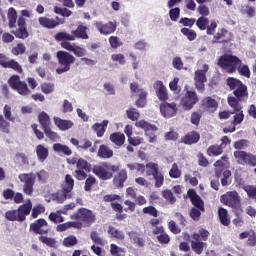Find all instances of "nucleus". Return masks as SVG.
<instances>
[{
    "instance_id": "nucleus-1",
    "label": "nucleus",
    "mask_w": 256,
    "mask_h": 256,
    "mask_svg": "<svg viewBox=\"0 0 256 256\" xmlns=\"http://www.w3.org/2000/svg\"><path fill=\"white\" fill-rule=\"evenodd\" d=\"M226 85L229 87L230 91H233L234 95L228 96L227 103L229 107L235 108V111L238 112L236 117L237 119H240L243 117V105L241 104V101H247V99H249L247 85L235 77H228L226 79Z\"/></svg>"
},
{
    "instance_id": "nucleus-2",
    "label": "nucleus",
    "mask_w": 256,
    "mask_h": 256,
    "mask_svg": "<svg viewBox=\"0 0 256 256\" xmlns=\"http://www.w3.org/2000/svg\"><path fill=\"white\" fill-rule=\"evenodd\" d=\"M75 187V180L71 175L67 174L65 176L64 182L61 184V189L50 195L52 201L56 203H64L67 199L73 197V188Z\"/></svg>"
},
{
    "instance_id": "nucleus-3",
    "label": "nucleus",
    "mask_w": 256,
    "mask_h": 256,
    "mask_svg": "<svg viewBox=\"0 0 256 256\" xmlns=\"http://www.w3.org/2000/svg\"><path fill=\"white\" fill-rule=\"evenodd\" d=\"M187 195L193 205L189 211L190 218L192 221H200L201 214L205 213V201L201 199V196L197 194L195 189H189Z\"/></svg>"
},
{
    "instance_id": "nucleus-4",
    "label": "nucleus",
    "mask_w": 256,
    "mask_h": 256,
    "mask_svg": "<svg viewBox=\"0 0 256 256\" xmlns=\"http://www.w3.org/2000/svg\"><path fill=\"white\" fill-rule=\"evenodd\" d=\"M220 203L230 207L234 215H241L243 213V206L241 204V196L236 190L228 191L220 196Z\"/></svg>"
},
{
    "instance_id": "nucleus-5",
    "label": "nucleus",
    "mask_w": 256,
    "mask_h": 256,
    "mask_svg": "<svg viewBox=\"0 0 256 256\" xmlns=\"http://www.w3.org/2000/svg\"><path fill=\"white\" fill-rule=\"evenodd\" d=\"M119 165H113L109 162H103L100 165H94L92 173L101 181H109L113 179V173H118Z\"/></svg>"
},
{
    "instance_id": "nucleus-6",
    "label": "nucleus",
    "mask_w": 256,
    "mask_h": 256,
    "mask_svg": "<svg viewBox=\"0 0 256 256\" xmlns=\"http://www.w3.org/2000/svg\"><path fill=\"white\" fill-rule=\"evenodd\" d=\"M232 111L229 110H224L220 111L218 114L219 119H229L231 115H233V120L231 121V125L228 127L223 128V133H235L237 130V125H241L245 119V114L243 113V108H242V117L237 118V115H239V112L235 110L234 107H231Z\"/></svg>"
},
{
    "instance_id": "nucleus-7",
    "label": "nucleus",
    "mask_w": 256,
    "mask_h": 256,
    "mask_svg": "<svg viewBox=\"0 0 256 256\" xmlns=\"http://www.w3.org/2000/svg\"><path fill=\"white\" fill-rule=\"evenodd\" d=\"M209 235H211V233L204 228H201L198 233H194L192 235L191 249L196 253V255H201L205 247H207V243L205 241L209 239Z\"/></svg>"
},
{
    "instance_id": "nucleus-8",
    "label": "nucleus",
    "mask_w": 256,
    "mask_h": 256,
    "mask_svg": "<svg viewBox=\"0 0 256 256\" xmlns=\"http://www.w3.org/2000/svg\"><path fill=\"white\" fill-rule=\"evenodd\" d=\"M56 58L59 65V67L56 69L57 75H63V73L71 71V65L75 63V56H73V54L60 50L56 53Z\"/></svg>"
},
{
    "instance_id": "nucleus-9",
    "label": "nucleus",
    "mask_w": 256,
    "mask_h": 256,
    "mask_svg": "<svg viewBox=\"0 0 256 256\" xmlns=\"http://www.w3.org/2000/svg\"><path fill=\"white\" fill-rule=\"evenodd\" d=\"M74 221H80L82 227H91L97 221V215L87 208H79L76 213L71 215Z\"/></svg>"
},
{
    "instance_id": "nucleus-10",
    "label": "nucleus",
    "mask_w": 256,
    "mask_h": 256,
    "mask_svg": "<svg viewBox=\"0 0 256 256\" xmlns=\"http://www.w3.org/2000/svg\"><path fill=\"white\" fill-rule=\"evenodd\" d=\"M218 65L221 69L227 71V73H235L237 71V67L241 65V59L233 54H224L219 57Z\"/></svg>"
},
{
    "instance_id": "nucleus-11",
    "label": "nucleus",
    "mask_w": 256,
    "mask_h": 256,
    "mask_svg": "<svg viewBox=\"0 0 256 256\" xmlns=\"http://www.w3.org/2000/svg\"><path fill=\"white\" fill-rule=\"evenodd\" d=\"M8 85L13 91H17L19 95H22V97H27L31 93L27 82L21 81V77L17 74L12 75L8 79Z\"/></svg>"
},
{
    "instance_id": "nucleus-12",
    "label": "nucleus",
    "mask_w": 256,
    "mask_h": 256,
    "mask_svg": "<svg viewBox=\"0 0 256 256\" xmlns=\"http://www.w3.org/2000/svg\"><path fill=\"white\" fill-rule=\"evenodd\" d=\"M72 165L76 164V170L74 171V177L78 181H85L87 173H91V164L83 158H79L77 161L72 159Z\"/></svg>"
},
{
    "instance_id": "nucleus-13",
    "label": "nucleus",
    "mask_w": 256,
    "mask_h": 256,
    "mask_svg": "<svg viewBox=\"0 0 256 256\" xmlns=\"http://www.w3.org/2000/svg\"><path fill=\"white\" fill-rule=\"evenodd\" d=\"M234 157L238 165H248L249 167H256V155L243 150L234 151Z\"/></svg>"
},
{
    "instance_id": "nucleus-14",
    "label": "nucleus",
    "mask_w": 256,
    "mask_h": 256,
    "mask_svg": "<svg viewBox=\"0 0 256 256\" xmlns=\"http://www.w3.org/2000/svg\"><path fill=\"white\" fill-rule=\"evenodd\" d=\"M135 126L138 129H143V131H145V136L148 137V141L150 143H155V141H157V135H155L157 126H155V124H150L145 120H140L136 121Z\"/></svg>"
},
{
    "instance_id": "nucleus-15",
    "label": "nucleus",
    "mask_w": 256,
    "mask_h": 256,
    "mask_svg": "<svg viewBox=\"0 0 256 256\" xmlns=\"http://www.w3.org/2000/svg\"><path fill=\"white\" fill-rule=\"evenodd\" d=\"M19 179L21 183H24L23 193L31 197V195H33V192L35 191V189L33 188L35 186V174L33 173L20 174Z\"/></svg>"
},
{
    "instance_id": "nucleus-16",
    "label": "nucleus",
    "mask_w": 256,
    "mask_h": 256,
    "mask_svg": "<svg viewBox=\"0 0 256 256\" xmlns=\"http://www.w3.org/2000/svg\"><path fill=\"white\" fill-rule=\"evenodd\" d=\"M199 103V96L197 92L193 90H187L184 96L181 98L180 104L186 109V111L191 110V108Z\"/></svg>"
},
{
    "instance_id": "nucleus-17",
    "label": "nucleus",
    "mask_w": 256,
    "mask_h": 256,
    "mask_svg": "<svg viewBox=\"0 0 256 256\" xmlns=\"http://www.w3.org/2000/svg\"><path fill=\"white\" fill-rule=\"evenodd\" d=\"M0 65L4 69H12L16 73H19V75H22L23 73V66H21L15 59L7 60L5 54H0Z\"/></svg>"
},
{
    "instance_id": "nucleus-18",
    "label": "nucleus",
    "mask_w": 256,
    "mask_h": 256,
    "mask_svg": "<svg viewBox=\"0 0 256 256\" xmlns=\"http://www.w3.org/2000/svg\"><path fill=\"white\" fill-rule=\"evenodd\" d=\"M160 112L163 117L171 119V117H175V115H177V104L175 102H162L160 104Z\"/></svg>"
},
{
    "instance_id": "nucleus-19",
    "label": "nucleus",
    "mask_w": 256,
    "mask_h": 256,
    "mask_svg": "<svg viewBox=\"0 0 256 256\" xmlns=\"http://www.w3.org/2000/svg\"><path fill=\"white\" fill-rule=\"evenodd\" d=\"M47 225H49L47 220L40 218L30 224V231H33L36 235H48L49 229L43 228L47 227Z\"/></svg>"
},
{
    "instance_id": "nucleus-20",
    "label": "nucleus",
    "mask_w": 256,
    "mask_h": 256,
    "mask_svg": "<svg viewBox=\"0 0 256 256\" xmlns=\"http://www.w3.org/2000/svg\"><path fill=\"white\" fill-rule=\"evenodd\" d=\"M18 29L12 31L17 39H27L29 37V31H27V22L23 16H19L17 21Z\"/></svg>"
},
{
    "instance_id": "nucleus-21",
    "label": "nucleus",
    "mask_w": 256,
    "mask_h": 256,
    "mask_svg": "<svg viewBox=\"0 0 256 256\" xmlns=\"http://www.w3.org/2000/svg\"><path fill=\"white\" fill-rule=\"evenodd\" d=\"M153 88L155 89L156 97H158L159 101H162V103L169 101V92L165 84H163V81L157 80Z\"/></svg>"
},
{
    "instance_id": "nucleus-22",
    "label": "nucleus",
    "mask_w": 256,
    "mask_h": 256,
    "mask_svg": "<svg viewBox=\"0 0 256 256\" xmlns=\"http://www.w3.org/2000/svg\"><path fill=\"white\" fill-rule=\"evenodd\" d=\"M95 27L101 35H111V33H115V31H117V24L111 21L106 24H103V22H95Z\"/></svg>"
},
{
    "instance_id": "nucleus-23",
    "label": "nucleus",
    "mask_w": 256,
    "mask_h": 256,
    "mask_svg": "<svg viewBox=\"0 0 256 256\" xmlns=\"http://www.w3.org/2000/svg\"><path fill=\"white\" fill-rule=\"evenodd\" d=\"M153 235H157V241L158 243H161V245H169L171 242V237H169V234L165 232V228L163 226H157L155 229L152 230Z\"/></svg>"
},
{
    "instance_id": "nucleus-24",
    "label": "nucleus",
    "mask_w": 256,
    "mask_h": 256,
    "mask_svg": "<svg viewBox=\"0 0 256 256\" xmlns=\"http://www.w3.org/2000/svg\"><path fill=\"white\" fill-rule=\"evenodd\" d=\"M38 23H40L41 27H44V29H55V27H59L61 23V19L59 17H56V20L53 18H47L45 16L38 18Z\"/></svg>"
},
{
    "instance_id": "nucleus-25",
    "label": "nucleus",
    "mask_w": 256,
    "mask_h": 256,
    "mask_svg": "<svg viewBox=\"0 0 256 256\" xmlns=\"http://www.w3.org/2000/svg\"><path fill=\"white\" fill-rule=\"evenodd\" d=\"M31 209H33V204L31 203V200H29L26 204H22L18 207L16 211L18 213V221L20 223H23V221L27 219V215L31 213Z\"/></svg>"
},
{
    "instance_id": "nucleus-26",
    "label": "nucleus",
    "mask_w": 256,
    "mask_h": 256,
    "mask_svg": "<svg viewBox=\"0 0 256 256\" xmlns=\"http://www.w3.org/2000/svg\"><path fill=\"white\" fill-rule=\"evenodd\" d=\"M128 177L126 169L118 170V173L113 177V185L116 186L117 189H123Z\"/></svg>"
},
{
    "instance_id": "nucleus-27",
    "label": "nucleus",
    "mask_w": 256,
    "mask_h": 256,
    "mask_svg": "<svg viewBox=\"0 0 256 256\" xmlns=\"http://www.w3.org/2000/svg\"><path fill=\"white\" fill-rule=\"evenodd\" d=\"M200 139H201V134L193 130L187 133L185 136H183L180 142L184 143V145H195V143H199Z\"/></svg>"
},
{
    "instance_id": "nucleus-28",
    "label": "nucleus",
    "mask_w": 256,
    "mask_h": 256,
    "mask_svg": "<svg viewBox=\"0 0 256 256\" xmlns=\"http://www.w3.org/2000/svg\"><path fill=\"white\" fill-rule=\"evenodd\" d=\"M195 87L198 91H205V82L207 81V76H205V72L203 70H197L195 72Z\"/></svg>"
},
{
    "instance_id": "nucleus-29",
    "label": "nucleus",
    "mask_w": 256,
    "mask_h": 256,
    "mask_svg": "<svg viewBox=\"0 0 256 256\" xmlns=\"http://www.w3.org/2000/svg\"><path fill=\"white\" fill-rule=\"evenodd\" d=\"M217 107H219L217 100L211 98L210 96L202 99V109H204V111L215 113V111H217Z\"/></svg>"
},
{
    "instance_id": "nucleus-30",
    "label": "nucleus",
    "mask_w": 256,
    "mask_h": 256,
    "mask_svg": "<svg viewBox=\"0 0 256 256\" xmlns=\"http://www.w3.org/2000/svg\"><path fill=\"white\" fill-rule=\"evenodd\" d=\"M109 140L115 145L116 149H120V147L125 145V134L121 132H113L110 134Z\"/></svg>"
},
{
    "instance_id": "nucleus-31",
    "label": "nucleus",
    "mask_w": 256,
    "mask_h": 256,
    "mask_svg": "<svg viewBox=\"0 0 256 256\" xmlns=\"http://www.w3.org/2000/svg\"><path fill=\"white\" fill-rule=\"evenodd\" d=\"M227 161H229V157H227V155H224L214 163L215 176L217 177V179L221 177Z\"/></svg>"
},
{
    "instance_id": "nucleus-32",
    "label": "nucleus",
    "mask_w": 256,
    "mask_h": 256,
    "mask_svg": "<svg viewBox=\"0 0 256 256\" xmlns=\"http://www.w3.org/2000/svg\"><path fill=\"white\" fill-rule=\"evenodd\" d=\"M54 124L60 131H68V129H71L73 127V121L71 120H63L60 117H54L53 118Z\"/></svg>"
},
{
    "instance_id": "nucleus-33",
    "label": "nucleus",
    "mask_w": 256,
    "mask_h": 256,
    "mask_svg": "<svg viewBox=\"0 0 256 256\" xmlns=\"http://www.w3.org/2000/svg\"><path fill=\"white\" fill-rule=\"evenodd\" d=\"M218 217L221 225H224V227H229V225H231V218H229V212L227 211V209L219 207Z\"/></svg>"
},
{
    "instance_id": "nucleus-34",
    "label": "nucleus",
    "mask_w": 256,
    "mask_h": 256,
    "mask_svg": "<svg viewBox=\"0 0 256 256\" xmlns=\"http://www.w3.org/2000/svg\"><path fill=\"white\" fill-rule=\"evenodd\" d=\"M36 155L40 163H45V160L47 159V157H49V148L43 146V144L37 145Z\"/></svg>"
},
{
    "instance_id": "nucleus-35",
    "label": "nucleus",
    "mask_w": 256,
    "mask_h": 256,
    "mask_svg": "<svg viewBox=\"0 0 256 256\" xmlns=\"http://www.w3.org/2000/svg\"><path fill=\"white\" fill-rule=\"evenodd\" d=\"M73 37L75 39H89V34H87V26L85 25H78L76 30L72 31Z\"/></svg>"
},
{
    "instance_id": "nucleus-36",
    "label": "nucleus",
    "mask_w": 256,
    "mask_h": 256,
    "mask_svg": "<svg viewBox=\"0 0 256 256\" xmlns=\"http://www.w3.org/2000/svg\"><path fill=\"white\" fill-rule=\"evenodd\" d=\"M109 125V120H103L101 124L95 123L92 126L93 131L96 132L97 137H103L105 131H107V126Z\"/></svg>"
},
{
    "instance_id": "nucleus-37",
    "label": "nucleus",
    "mask_w": 256,
    "mask_h": 256,
    "mask_svg": "<svg viewBox=\"0 0 256 256\" xmlns=\"http://www.w3.org/2000/svg\"><path fill=\"white\" fill-rule=\"evenodd\" d=\"M97 155L100 159H111L113 157V150L109 146L102 144L99 146Z\"/></svg>"
},
{
    "instance_id": "nucleus-38",
    "label": "nucleus",
    "mask_w": 256,
    "mask_h": 256,
    "mask_svg": "<svg viewBox=\"0 0 256 256\" xmlns=\"http://www.w3.org/2000/svg\"><path fill=\"white\" fill-rule=\"evenodd\" d=\"M38 121H39L43 131H45V129H49V127H51V118L49 117V114H47L46 112H41L38 115Z\"/></svg>"
},
{
    "instance_id": "nucleus-39",
    "label": "nucleus",
    "mask_w": 256,
    "mask_h": 256,
    "mask_svg": "<svg viewBox=\"0 0 256 256\" xmlns=\"http://www.w3.org/2000/svg\"><path fill=\"white\" fill-rule=\"evenodd\" d=\"M206 155L208 157H219V155H223V149L218 144L210 145L206 150Z\"/></svg>"
},
{
    "instance_id": "nucleus-40",
    "label": "nucleus",
    "mask_w": 256,
    "mask_h": 256,
    "mask_svg": "<svg viewBox=\"0 0 256 256\" xmlns=\"http://www.w3.org/2000/svg\"><path fill=\"white\" fill-rule=\"evenodd\" d=\"M228 33H229V31H227V29L222 28L220 31H218L214 35L212 43H222L223 45H225L226 43H229V41H231V39H223V37H225ZM221 39H223V40H221Z\"/></svg>"
},
{
    "instance_id": "nucleus-41",
    "label": "nucleus",
    "mask_w": 256,
    "mask_h": 256,
    "mask_svg": "<svg viewBox=\"0 0 256 256\" xmlns=\"http://www.w3.org/2000/svg\"><path fill=\"white\" fill-rule=\"evenodd\" d=\"M54 39L57 42L63 43V41H75V36L67 32H57L54 35Z\"/></svg>"
},
{
    "instance_id": "nucleus-42",
    "label": "nucleus",
    "mask_w": 256,
    "mask_h": 256,
    "mask_svg": "<svg viewBox=\"0 0 256 256\" xmlns=\"http://www.w3.org/2000/svg\"><path fill=\"white\" fill-rule=\"evenodd\" d=\"M0 133H4L5 135L11 133V123L4 118L3 114H0Z\"/></svg>"
},
{
    "instance_id": "nucleus-43",
    "label": "nucleus",
    "mask_w": 256,
    "mask_h": 256,
    "mask_svg": "<svg viewBox=\"0 0 256 256\" xmlns=\"http://www.w3.org/2000/svg\"><path fill=\"white\" fill-rule=\"evenodd\" d=\"M53 150L56 152V153H63V155H72L73 154V151L71 150V148H69V146L67 145H63L61 143H55L53 145Z\"/></svg>"
},
{
    "instance_id": "nucleus-44",
    "label": "nucleus",
    "mask_w": 256,
    "mask_h": 256,
    "mask_svg": "<svg viewBox=\"0 0 256 256\" xmlns=\"http://www.w3.org/2000/svg\"><path fill=\"white\" fill-rule=\"evenodd\" d=\"M240 13L241 15H246V17H248V19H253V17H255L256 12H255V7L247 4V5H243L240 8Z\"/></svg>"
},
{
    "instance_id": "nucleus-45",
    "label": "nucleus",
    "mask_w": 256,
    "mask_h": 256,
    "mask_svg": "<svg viewBox=\"0 0 256 256\" xmlns=\"http://www.w3.org/2000/svg\"><path fill=\"white\" fill-rule=\"evenodd\" d=\"M145 168H146L147 177H154V175H156L158 172H160L159 164H157V163L149 162L146 164Z\"/></svg>"
},
{
    "instance_id": "nucleus-46",
    "label": "nucleus",
    "mask_w": 256,
    "mask_h": 256,
    "mask_svg": "<svg viewBox=\"0 0 256 256\" xmlns=\"http://www.w3.org/2000/svg\"><path fill=\"white\" fill-rule=\"evenodd\" d=\"M17 24V10L15 8H9L8 10V26L13 29Z\"/></svg>"
},
{
    "instance_id": "nucleus-47",
    "label": "nucleus",
    "mask_w": 256,
    "mask_h": 256,
    "mask_svg": "<svg viewBox=\"0 0 256 256\" xmlns=\"http://www.w3.org/2000/svg\"><path fill=\"white\" fill-rule=\"evenodd\" d=\"M108 234L111 235V237H114V239H119L120 241H123L125 239V234L123 231L116 229L113 226L108 227Z\"/></svg>"
},
{
    "instance_id": "nucleus-48",
    "label": "nucleus",
    "mask_w": 256,
    "mask_h": 256,
    "mask_svg": "<svg viewBox=\"0 0 256 256\" xmlns=\"http://www.w3.org/2000/svg\"><path fill=\"white\" fill-rule=\"evenodd\" d=\"M162 197L167 201V203H170V205H173L177 202V198L175 195H173V191L169 189H165L162 191Z\"/></svg>"
},
{
    "instance_id": "nucleus-49",
    "label": "nucleus",
    "mask_w": 256,
    "mask_h": 256,
    "mask_svg": "<svg viewBox=\"0 0 256 256\" xmlns=\"http://www.w3.org/2000/svg\"><path fill=\"white\" fill-rule=\"evenodd\" d=\"M236 71H238L239 75H241L242 77H246V79H251V70L249 69L248 65L239 64Z\"/></svg>"
},
{
    "instance_id": "nucleus-50",
    "label": "nucleus",
    "mask_w": 256,
    "mask_h": 256,
    "mask_svg": "<svg viewBox=\"0 0 256 256\" xmlns=\"http://www.w3.org/2000/svg\"><path fill=\"white\" fill-rule=\"evenodd\" d=\"M90 239L93 241L94 245H100V247H105V243H107L103 238L99 236L97 231H92L90 233Z\"/></svg>"
},
{
    "instance_id": "nucleus-51",
    "label": "nucleus",
    "mask_w": 256,
    "mask_h": 256,
    "mask_svg": "<svg viewBox=\"0 0 256 256\" xmlns=\"http://www.w3.org/2000/svg\"><path fill=\"white\" fill-rule=\"evenodd\" d=\"M79 243V240H77V236L75 235H69L66 238H64L62 245L64 247H75Z\"/></svg>"
},
{
    "instance_id": "nucleus-52",
    "label": "nucleus",
    "mask_w": 256,
    "mask_h": 256,
    "mask_svg": "<svg viewBox=\"0 0 256 256\" xmlns=\"http://www.w3.org/2000/svg\"><path fill=\"white\" fill-rule=\"evenodd\" d=\"M130 239L134 241L135 245H138V247H144L145 246V239L141 237V235L137 232H131L130 233Z\"/></svg>"
},
{
    "instance_id": "nucleus-53",
    "label": "nucleus",
    "mask_w": 256,
    "mask_h": 256,
    "mask_svg": "<svg viewBox=\"0 0 256 256\" xmlns=\"http://www.w3.org/2000/svg\"><path fill=\"white\" fill-rule=\"evenodd\" d=\"M181 33L184 35V37H187L188 41H195L197 39V32H195V30L182 28Z\"/></svg>"
},
{
    "instance_id": "nucleus-54",
    "label": "nucleus",
    "mask_w": 256,
    "mask_h": 256,
    "mask_svg": "<svg viewBox=\"0 0 256 256\" xmlns=\"http://www.w3.org/2000/svg\"><path fill=\"white\" fill-rule=\"evenodd\" d=\"M136 107L142 109L147 105V92L141 91L139 94V98L135 102Z\"/></svg>"
},
{
    "instance_id": "nucleus-55",
    "label": "nucleus",
    "mask_w": 256,
    "mask_h": 256,
    "mask_svg": "<svg viewBox=\"0 0 256 256\" xmlns=\"http://www.w3.org/2000/svg\"><path fill=\"white\" fill-rule=\"evenodd\" d=\"M153 179L155 181L154 187H156V189H160V187H163V185L165 183V176L163 175V173L161 171L158 172L156 175H154Z\"/></svg>"
},
{
    "instance_id": "nucleus-56",
    "label": "nucleus",
    "mask_w": 256,
    "mask_h": 256,
    "mask_svg": "<svg viewBox=\"0 0 256 256\" xmlns=\"http://www.w3.org/2000/svg\"><path fill=\"white\" fill-rule=\"evenodd\" d=\"M209 25V18L205 16H200L196 21V26L200 31H205L207 29V26Z\"/></svg>"
},
{
    "instance_id": "nucleus-57",
    "label": "nucleus",
    "mask_w": 256,
    "mask_h": 256,
    "mask_svg": "<svg viewBox=\"0 0 256 256\" xmlns=\"http://www.w3.org/2000/svg\"><path fill=\"white\" fill-rule=\"evenodd\" d=\"M38 239L40 243H43L47 247H55V245H57V240H55V238H49L47 236H43V234L39 236Z\"/></svg>"
},
{
    "instance_id": "nucleus-58",
    "label": "nucleus",
    "mask_w": 256,
    "mask_h": 256,
    "mask_svg": "<svg viewBox=\"0 0 256 256\" xmlns=\"http://www.w3.org/2000/svg\"><path fill=\"white\" fill-rule=\"evenodd\" d=\"M3 115L7 121H12V122L15 121V117L13 116V109L11 108V105L9 104L4 105Z\"/></svg>"
},
{
    "instance_id": "nucleus-59",
    "label": "nucleus",
    "mask_w": 256,
    "mask_h": 256,
    "mask_svg": "<svg viewBox=\"0 0 256 256\" xmlns=\"http://www.w3.org/2000/svg\"><path fill=\"white\" fill-rule=\"evenodd\" d=\"M26 51L27 47H25V44L18 43L15 47L12 48L11 53L17 57L19 55H23Z\"/></svg>"
},
{
    "instance_id": "nucleus-60",
    "label": "nucleus",
    "mask_w": 256,
    "mask_h": 256,
    "mask_svg": "<svg viewBox=\"0 0 256 256\" xmlns=\"http://www.w3.org/2000/svg\"><path fill=\"white\" fill-rule=\"evenodd\" d=\"M142 213L144 215H150L151 217L157 218L159 217V210L155 208V206H146L142 209Z\"/></svg>"
},
{
    "instance_id": "nucleus-61",
    "label": "nucleus",
    "mask_w": 256,
    "mask_h": 256,
    "mask_svg": "<svg viewBox=\"0 0 256 256\" xmlns=\"http://www.w3.org/2000/svg\"><path fill=\"white\" fill-rule=\"evenodd\" d=\"M126 115L130 119V121H137V119L141 117V114L139 113V111H137V109L133 107L126 110Z\"/></svg>"
},
{
    "instance_id": "nucleus-62",
    "label": "nucleus",
    "mask_w": 256,
    "mask_h": 256,
    "mask_svg": "<svg viewBox=\"0 0 256 256\" xmlns=\"http://www.w3.org/2000/svg\"><path fill=\"white\" fill-rule=\"evenodd\" d=\"M243 190L250 199H255L256 201V185H246L243 187Z\"/></svg>"
},
{
    "instance_id": "nucleus-63",
    "label": "nucleus",
    "mask_w": 256,
    "mask_h": 256,
    "mask_svg": "<svg viewBox=\"0 0 256 256\" xmlns=\"http://www.w3.org/2000/svg\"><path fill=\"white\" fill-rule=\"evenodd\" d=\"M169 176L171 179H179L181 177V170H179V166L177 163H174L169 171Z\"/></svg>"
},
{
    "instance_id": "nucleus-64",
    "label": "nucleus",
    "mask_w": 256,
    "mask_h": 256,
    "mask_svg": "<svg viewBox=\"0 0 256 256\" xmlns=\"http://www.w3.org/2000/svg\"><path fill=\"white\" fill-rule=\"evenodd\" d=\"M126 166L130 171H137L138 173L145 172V164L133 163V164H127Z\"/></svg>"
}]
</instances>
